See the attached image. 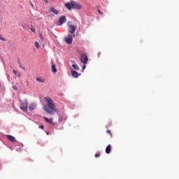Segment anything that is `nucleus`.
I'll return each instance as SVG.
<instances>
[{
	"label": "nucleus",
	"instance_id": "obj_27",
	"mask_svg": "<svg viewBox=\"0 0 179 179\" xmlns=\"http://www.w3.org/2000/svg\"><path fill=\"white\" fill-rule=\"evenodd\" d=\"M39 128H41V129H44V126L43 125H41V126H39Z\"/></svg>",
	"mask_w": 179,
	"mask_h": 179
},
{
	"label": "nucleus",
	"instance_id": "obj_13",
	"mask_svg": "<svg viewBox=\"0 0 179 179\" xmlns=\"http://www.w3.org/2000/svg\"><path fill=\"white\" fill-rule=\"evenodd\" d=\"M36 103H31L29 106V110H35L36 108Z\"/></svg>",
	"mask_w": 179,
	"mask_h": 179
},
{
	"label": "nucleus",
	"instance_id": "obj_23",
	"mask_svg": "<svg viewBox=\"0 0 179 179\" xmlns=\"http://www.w3.org/2000/svg\"><path fill=\"white\" fill-rule=\"evenodd\" d=\"M95 157H100V153L95 154Z\"/></svg>",
	"mask_w": 179,
	"mask_h": 179
},
{
	"label": "nucleus",
	"instance_id": "obj_21",
	"mask_svg": "<svg viewBox=\"0 0 179 179\" xmlns=\"http://www.w3.org/2000/svg\"><path fill=\"white\" fill-rule=\"evenodd\" d=\"M0 40H1L2 41H6V39H4V38H3V37H2V36H1V35H0Z\"/></svg>",
	"mask_w": 179,
	"mask_h": 179
},
{
	"label": "nucleus",
	"instance_id": "obj_11",
	"mask_svg": "<svg viewBox=\"0 0 179 179\" xmlns=\"http://www.w3.org/2000/svg\"><path fill=\"white\" fill-rule=\"evenodd\" d=\"M36 81L38 82L39 83H44L45 82V80L41 77H38L36 78Z\"/></svg>",
	"mask_w": 179,
	"mask_h": 179
},
{
	"label": "nucleus",
	"instance_id": "obj_15",
	"mask_svg": "<svg viewBox=\"0 0 179 179\" xmlns=\"http://www.w3.org/2000/svg\"><path fill=\"white\" fill-rule=\"evenodd\" d=\"M71 66L73 69H75V71H79V66H78L77 64H72Z\"/></svg>",
	"mask_w": 179,
	"mask_h": 179
},
{
	"label": "nucleus",
	"instance_id": "obj_14",
	"mask_svg": "<svg viewBox=\"0 0 179 179\" xmlns=\"http://www.w3.org/2000/svg\"><path fill=\"white\" fill-rule=\"evenodd\" d=\"M50 12H52V13H55V15H58L59 13L58 10H55L54 7L50 8Z\"/></svg>",
	"mask_w": 179,
	"mask_h": 179
},
{
	"label": "nucleus",
	"instance_id": "obj_18",
	"mask_svg": "<svg viewBox=\"0 0 179 179\" xmlns=\"http://www.w3.org/2000/svg\"><path fill=\"white\" fill-rule=\"evenodd\" d=\"M18 64H19V66H20V68H21V69H22L23 71H26V69H24L23 65H22L20 62H18Z\"/></svg>",
	"mask_w": 179,
	"mask_h": 179
},
{
	"label": "nucleus",
	"instance_id": "obj_6",
	"mask_svg": "<svg viewBox=\"0 0 179 179\" xmlns=\"http://www.w3.org/2000/svg\"><path fill=\"white\" fill-rule=\"evenodd\" d=\"M20 107L22 111H27V101L22 102Z\"/></svg>",
	"mask_w": 179,
	"mask_h": 179
},
{
	"label": "nucleus",
	"instance_id": "obj_9",
	"mask_svg": "<svg viewBox=\"0 0 179 179\" xmlns=\"http://www.w3.org/2000/svg\"><path fill=\"white\" fill-rule=\"evenodd\" d=\"M110 153H111V145L109 144L106 148V154L110 155Z\"/></svg>",
	"mask_w": 179,
	"mask_h": 179
},
{
	"label": "nucleus",
	"instance_id": "obj_30",
	"mask_svg": "<svg viewBox=\"0 0 179 179\" xmlns=\"http://www.w3.org/2000/svg\"><path fill=\"white\" fill-rule=\"evenodd\" d=\"M13 87V89H15V90H17V88L15 87Z\"/></svg>",
	"mask_w": 179,
	"mask_h": 179
},
{
	"label": "nucleus",
	"instance_id": "obj_24",
	"mask_svg": "<svg viewBox=\"0 0 179 179\" xmlns=\"http://www.w3.org/2000/svg\"><path fill=\"white\" fill-rule=\"evenodd\" d=\"M98 12H99V15H103V12H101V10H100V9H98Z\"/></svg>",
	"mask_w": 179,
	"mask_h": 179
},
{
	"label": "nucleus",
	"instance_id": "obj_4",
	"mask_svg": "<svg viewBox=\"0 0 179 179\" xmlns=\"http://www.w3.org/2000/svg\"><path fill=\"white\" fill-rule=\"evenodd\" d=\"M73 37H75V36L69 34L64 38V41L66 43V44H72V41H73Z\"/></svg>",
	"mask_w": 179,
	"mask_h": 179
},
{
	"label": "nucleus",
	"instance_id": "obj_17",
	"mask_svg": "<svg viewBox=\"0 0 179 179\" xmlns=\"http://www.w3.org/2000/svg\"><path fill=\"white\" fill-rule=\"evenodd\" d=\"M52 71L54 72V73H57V68L55 67V65H52Z\"/></svg>",
	"mask_w": 179,
	"mask_h": 179
},
{
	"label": "nucleus",
	"instance_id": "obj_2",
	"mask_svg": "<svg viewBox=\"0 0 179 179\" xmlns=\"http://www.w3.org/2000/svg\"><path fill=\"white\" fill-rule=\"evenodd\" d=\"M65 6L66 9H68L69 10H71L72 9H78V10L82 9V6L75 1L66 3Z\"/></svg>",
	"mask_w": 179,
	"mask_h": 179
},
{
	"label": "nucleus",
	"instance_id": "obj_31",
	"mask_svg": "<svg viewBox=\"0 0 179 179\" xmlns=\"http://www.w3.org/2000/svg\"><path fill=\"white\" fill-rule=\"evenodd\" d=\"M31 6H33V4L31 3Z\"/></svg>",
	"mask_w": 179,
	"mask_h": 179
},
{
	"label": "nucleus",
	"instance_id": "obj_10",
	"mask_svg": "<svg viewBox=\"0 0 179 179\" xmlns=\"http://www.w3.org/2000/svg\"><path fill=\"white\" fill-rule=\"evenodd\" d=\"M7 138H8V141H10V142H15L16 141V138H15V137H13V136L7 135Z\"/></svg>",
	"mask_w": 179,
	"mask_h": 179
},
{
	"label": "nucleus",
	"instance_id": "obj_3",
	"mask_svg": "<svg viewBox=\"0 0 179 179\" xmlns=\"http://www.w3.org/2000/svg\"><path fill=\"white\" fill-rule=\"evenodd\" d=\"M69 32L71 34L72 36H75V31H76L77 27L75 24H69Z\"/></svg>",
	"mask_w": 179,
	"mask_h": 179
},
{
	"label": "nucleus",
	"instance_id": "obj_5",
	"mask_svg": "<svg viewBox=\"0 0 179 179\" xmlns=\"http://www.w3.org/2000/svg\"><path fill=\"white\" fill-rule=\"evenodd\" d=\"M80 61L82 64H87V61H89V57H87V55L85 53L81 54Z\"/></svg>",
	"mask_w": 179,
	"mask_h": 179
},
{
	"label": "nucleus",
	"instance_id": "obj_26",
	"mask_svg": "<svg viewBox=\"0 0 179 179\" xmlns=\"http://www.w3.org/2000/svg\"><path fill=\"white\" fill-rule=\"evenodd\" d=\"M13 72L14 74L17 75V72L16 71V70H13Z\"/></svg>",
	"mask_w": 179,
	"mask_h": 179
},
{
	"label": "nucleus",
	"instance_id": "obj_8",
	"mask_svg": "<svg viewBox=\"0 0 179 179\" xmlns=\"http://www.w3.org/2000/svg\"><path fill=\"white\" fill-rule=\"evenodd\" d=\"M71 75L73 78H78V76H80V73H78L76 71H71Z\"/></svg>",
	"mask_w": 179,
	"mask_h": 179
},
{
	"label": "nucleus",
	"instance_id": "obj_32",
	"mask_svg": "<svg viewBox=\"0 0 179 179\" xmlns=\"http://www.w3.org/2000/svg\"><path fill=\"white\" fill-rule=\"evenodd\" d=\"M0 87H1V84H0Z\"/></svg>",
	"mask_w": 179,
	"mask_h": 179
},
{
	"label": "nucleus",
	"instance_id": "obj_19",
	"mask_svg": "<svg viewBox=\"0 0 179 179\" xmlns=\"http://www.w3.org/2000/svg\"><path fill=\"white\" fill-rule=\"evenodd\" d=\"M35 47H36L37 48H40V44L38 43V42H35Z\"/></svg>",
	"mask_w": 179,
	"mask_h": 179
},
{
	"label": "nucleus",
	"instance_id": "obj_20",
	"mask_svg": "<svg viewBox=\"0 0 179 179\" xmlns=\"http://www.w3.org/2000/svg\"><path fill=\"white\" fill-rule=\"evenodd\" d=\"M31 31L36 33V29L34 27H31Z\"/></svg>",
	"mask_w": 179,
	"mask_h": 179
},
{
	"label": "nucleus",
	"instance_id": "obj_1",
	"mask_svg": "<svg viewBox=\"0 0 179 179\" xmlns=\"http://www.w3.org/2000/svg\"><path fill=\"white\" fill-rule=\"evenodd\" d=\"M45 100L47 102V105H44L43 108L45 113L48 114H54V113H57V108H55V103L52 101L50 96L45 97Z\"/></svg>",
	"mask_w": 179,
	"mask_h": 179
},
{
	"label": "nucleus",
	"instance_id": "obj_29",
	"mask_svg": "<svg viewBox=\"0 0 179 179\" xmlns=\"http://www.w3.org/2000/svg\"><path fill=\"white\" fill-rule=\"evenodd\" d=\"M45 3H48V0H43Z\"/></svg>",
	"mask_w": 179,
	"mask_h": 179
},
{
	"label": "nucleus",
	"instance_id": "obj_28",
	"mask_svg": "<svg viewBox=\"0 0 179 179\" xmlns=\"http://www.w3.org/2000/svg\"><path fill=\"white\" fill-rule=\"evenodd\" d=\"M85 69H86V66L83 65V71H85Z\"/></svg>",
	"mask_w": 179,
	"mask_h": 179
},
{
	"label": "nucleus",
	"instance_id": "obj_22",
	"mask_svg": "<svg viewBox=\"0 0 179 179\" xmlns=\"http://www.w3.org/2000/svg\"><path fill=\"white\" fill-rule=\"evenodd\" d=\"M106 133H107V134H109V135H110V136H112V134H111V131H110V130H107V131H106Z\"/></svg>",
	"mask_w": 179,
	"mask_h": 179
},
{
	"label": "nucleus",
	"instance_id": "obj_12",
	"mask_svg": "<svg viewBox=\"0 0 179 179\" xmlns=\"http://www.w3.org/2000/svg\"><path fill=\"white\" fill-rule=\"evenodd\" d=\"M44 120L46 122H48V124H52V125H55L54 123H52V119L50 118V119H48V117H44Z\"/></svg>",
	"mask_w": 179,
	"mask_h": 179
},
{
	"label": "nucleus",
	"instance_id": "obj_16",
	"mask_svg": "<svg viewBox=\"0 0 179 179\" xmlns=\"http://www.w3.org/2000/svg\"><path fill=\"white\" fill-rule=\"evenodd\" d=\"M39 35V38L41 41H44V36H43V34H41V32L38 33Z\"/></svg>",
	"mask_w": 179,
	"mask_h": 179
},
{
	"label": "nucleus",
	"instance_id": "obj_7",
	"mask_svg": "<svg viewBox=\"0 0 179 179\" xmlns=\"http://www.w3.org/2000/svg\"><path fill=\"white\" fill-rule=\"evenodd\" d=\"M66 22V17L65 16H62L59 17V26H62V24H64Z\"/></svg>",
	"mask_w": 179,
	"mask_h": 179
},
{
	"label": "nucleus",
	"instance_id": "obj_25",
	"mask_svg": "<svg viewBox=\"0 0 179 179\" xmlns=\"http://www.w3.org/2000/svg\"><path fill=\"white\" fill-rule=\"evenodd\" d=\"M17 78H20L22 76V74H20V73H18L17 74H16Z\"/></svg>",
	"mask_w": 179,
	"mask_h": 179
}]
</instances>
